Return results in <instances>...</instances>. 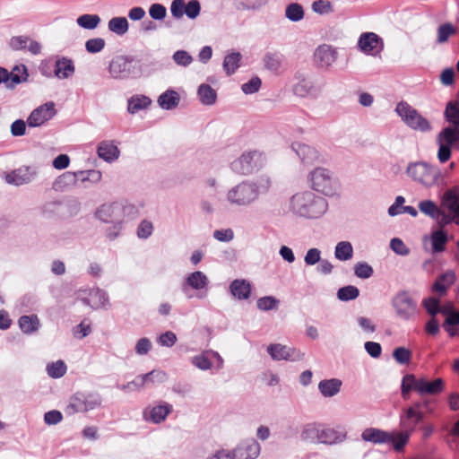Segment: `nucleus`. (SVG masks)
Returning a JSON list of instances; mask_svg holds the SVG:
<instances>
[{"instance_id":"obj_1","label":"nucleus","mask_w":459,"mask_h":459,"mask_svg":"<svg viewBox=\"0 0 459 459\" xmlns=\"http://www.w3.org/2000/svg\"><path fill=\"white\" fill-rule=\"evenodd\" d=\"M445 382L442 378L429 380L426 377H416L414 375H406L402 382V395L403 399H409L411 391H415L420 395H436L445 390Z\"/></svg>"},{"instance_id":"obj_2","label":"nucleus","mask_w":459,"mask_h":459,"mask_svg":"<svg viewBox=\"0 0 459 459\" xmlns=\"http://www.w3.org/2000/svg\"><path fill=\"white\" fill-rule=\"evenodd\" d=\"M292 210L305 217H317L325 208V201L321 197H316L312 192L299 193L292 196Z\"/></svg>"},{"instance_id":"obj_3","label":"nucleus","mask_w":459,"mask_h":459,"mask_svg":"<svg viewBox=\"0 0 459 459\" xmlns=\"http://www.w3.org/2000/svg\"><path fill=\"white\" fill-rule=\"evenodd\" d=\"M310 182L312 188L325 195H333L339 189V184L333 178L331 172L323 168H316L310 174Z\"/></svg>"},{"instance_id":"obj_4","label":"nucleus","mask_w":459,"mask_h":459,"mask_svg":"<svg viewBox=\"0 0 459 459\" xmlns=\"http://www.w3.org/2000/svg\"><path fill=\"white\" fill-rule=\"evenodd\" d=\"M396 112L410 127L422 132L430 129L429 122L406 102H400Z\"/></svg>"},{"instance_id":"obj_5","label":"nucleus","mask_w":459,"mask_h":459,"mask_svg":"<svg viewBox=\"0 0 459 459\" xmlns=\"http://www.w3.org/2000/svg\"><path fill=\"white\" fill-rule=\"evenodd\" d=\"M101 406V398L97 394L77 393L70 398L67 410L70 413L86 412Z\"/></svg>"},{"instance_id":"obj_6","label":"nucleus","mask_w":459,"mask_h":459,"mask_svg":"<svg viewBox=\"0 0 459 459\" xmlns=\"http://www.w3.org/2000/svg\"><path fill=\"white\" fill-rule=\"evenodd\" d=\"M407 172L414 180L428 186L434 185L439 176L437 168L423 162H418L409 166Z\"/></svg>"},{"instance_id":"obj_7","label":"nucleus","mask_w":459,"mask_h":459,"mask_svg":"<svg viewBox=\"0 0 459 459\" xmlns=\"http://www.w3.org/2000/svg\"><path fill=\"white\" fill-rule=\"evenodd\" d=\"M442 206L448 212V215L442 216L440 223L447 224L450 221L459 224V190L448 189L442 200Z\"/></svg>"},{"instance_id":"obj_8","label":"nucleus","mask_w":459,"mask_h":459,"mask_svg":"<svg viewBox=\"0 0 459 459\" xmlns=\"http://www.w3.org/2000/svg\"><path fill=\"white\" fill-rule=\"evenodd\" d=\"M420 403H416L403 410L400 416L401 429L411 435L418 424L422 421L424 413L420 411Z\"/></svg>"},{"instance_id":"obj_9","label":"nucleus","mask_w":459,"mask_h":459,"mask_svg":"<svg viewBox=\"0 0 459 459\" xmlns=\"http://www.w3.org/2000/svg\"><path fill=\"white\" fill-rule=\"evenodd\" d=\"M264 161L263 154L259 152H248L232 164V169L239 174H248L258 166H261Z\"/></svg>"},{"instance_id":"obj_10","label":"nucleus","mask_w":459,"mask_h":459,"mask_svg":"<svg viewBox=\"0 0 459 459\" xmlns=\"http://www.w3.org/2000/svg\"><path fill=\"white\" fill-rule=\"evenodd\" d=\"M393 305L397 316L403 319H409L417 310L416 301L407 292L397 294L393 300Z\"/></svg>"},{"instance_id":"obj_11","label":"nucleus","mask_w":459,"mask_h":459,"mask_svg":"<svg viewBox=\"0 0 459 459\" xmlns=\"http://www.w3.org/2000/svg\"><path fill=\"white\" fill-rule=\"evenodd\" d=\"M29 76L26 65H15L11 72L0 67V83H5L6 88L13 89L17 84L25 82Z\"/></svg>"},{"instance_id":"obj_12","label":"nucleus","mask_w":459,"mask_h":459,"mask_svg":"<svg viewBox=\"0 0 459 459\" xmlns=\"http://www.w3.org/2000/svg\"><path fill=\"white\" fill-rule=\"evenodd\" d=\"M257 196L256 189L252 185L241 184L229 192L230 203L240 205L247 204Z\"/></svg>"},{"instance_id":"obj_13","label":"nucleus","mask_w":459,"mask_h":459,"mask_svg":"<svg viewBox=\"0 0 459 459\" xmlns=\"http://www.w3.org/2000/svg\"><path fill=\"white\" fill-rule=\"evenodd\" d=\"M359 48L367 55L376 56L383 48V41L374 32H364L358 41Z\"/></svg>"},{"instance_id":"obj_14","label":"nucleus","mask_w":459,"mask_h":459,"mask_svg":"<svg viewBox=\"0 0 459 459\" xmlns=\"http://www.w3.org/2000/svg\"><path fill=\"white\" fill-rule=\"evenodd\" d=\"M336 50L326 44L319 46L314 53V61L319 67H328L335 62Z\"/></svg>"},{"instance_id":"obj_15","label":"nucleus","mask_w":459,"mask_h":459,"mask_svg":"<svg viewBox=\"0 0 459 459\" xmlns=\"http://www.w3.org/2000/svg\"><path fill=\"white\" fill-rule=\"evenodd\" d=\"M56 114L55 104L53 102L46 103L30 113V126H39Z\"/></svg>"},{"instance_id":"obj_16","label":"nucleus","mask_w":459,"mask_h":459,"mask_svg":"<svg viewBox=\"0 0 459 459\" xmlns=\"http://www.w3.org/2000/svg\"><path fill=\"white\" fill-rule=\"evenodd\" d=\"M267 351L273 359L296 360L303 356L299 351L281 344H272L268 347Z\"/></svg>"},{"instance_id":"obj_17","label":"nucleus","mask_w":459,"mask_h":459,"mask_svg":"<svg viewBox=\"0 0 459 459\" xmlns=\"http://www.w3.org/2000/svg\"><path fill=\"white\" fill-rule=\"evenodd\" d=\"M131 60L125 56H115L109 64V74L113 78L126 77L130 72Z\"/></svg>"},{"instance_id":"obj_18","label":"nucleus","mask_w":459,"mask_h":459,"mask_svg":"<svg viewBox=\"0 0 459 459\" xmlns=\"http://www.w3.org/2000/svg\"><path fill=\"white\" fill-rule=\"evenodd\" d=\"M260 454V445L252 439L241 444L235 450V457L237 459H255Z\"/></svg>"},{"instance_id":"obj_19","label":"nucleus","mask_w":459,"mask_h":459,"mask_svg":"<svg viewBox=\"0 0 459 459\" xmlns=\"http://www.w3.org/2000/svg\"><path fill=\"white\" fill-rule=\"evenodd\" d=\"M167 378L165 372L160 370H152L149 374L137 377L129 385L136 387H143L149 384H160L163 383Z\"/></svg>"},{"instance_id":"obj_20","label":"nucleus","mask_w":459,"mask_h":459,"mask_svg":"<svg viewBox=\"0 0 459 459\" xmlns=\"http://www.w3.org/2000/svg\"><path fill=\"white\" fill-rule=\"evenodd\" d=\"M82 299L93 309L104 307L108 302L106 293L100 289L90 290L89 296L87 298L82 297Z\"/></svg>"},{"instance_id":"obj_21","label":"nucleus","mask_w":459,"mask_h":459,"mask_svg":"<svg viewBox=\"0 0 459 459\" xmlns=\"http://www.w3.org/2000/svg\"><path fill=\"white\" fill-rule=\"evenodd\" d=\"M231 294L238 299H247L251 294V285L244 279L233 281L230 286Z\"/></svg>"},{"instance_id":"obj_22","label":"nucleus","mask_w":459,"mask_h":459,"mask_svg":"<svg viewBox=\"0 0 459 459\" xmlns=\"http://www.w3.org/2000/svg\"><path fill=\"white\" fill-rule=\"evenodd\" d=\"M74 73L72 60L63 57L55 63L54 74L59 79H66Z\"/></svg>"},{"instance_id":"obj_23","label":"nucleus","mask_w":459,"mask_h":459,"mask_svg":"<svg viewBox=\"0 0 459 459\" xmlns=\"http://www.w3.org/2000/svg\"><path fill=\"white\" fill-rule=\"evenodd\" d=\"M171 405L164 403L152 407L149 411H146L144 415L147 420L154 423H160L166 419L167 415L171 411Z\"/></svg>"},{"instance_id":"obj_24","label":"nucleus","mask_w":459,"mask_h":459,"mask_svg":"<svg viewBox=\"0 0 459 459\" xmlns=\"http://www.w3.org/2000/svg\"><path fill=\"white\" fill-rule=\"evenodd\" d=\"M361 437L364 441L377 444L387 443L390 436L389 432L375 428H368L362 432Z\"/></svg>"},{"instance_id":"obj_25","label":"nucleus","mask_w":459,"mask_h":459,"mask_svg":"<svg viewBox=\"0 0 459 459\" xmlns=\"http://www.w3.org/2000/svg\"><path fill=\"white\" fill-rule=\"evenodd\" d=\"M293 149L304 162L313 163L319 158L317 151L305 143H296L293 144Z\"/></svg>"},{"instance_id":"obj_26","label":"nucleus","mask_w":459,"mask_h":459,"mask_svg":"<svg viewBox=\"0 0 459 459\" xmlns=\"http://www.w3.org/2000/svg\"><path fill=\"white\" fill-rule=\"evenodd\" d=\"M7 184L21 186L27 183L29 179V167H22L7 173L4 177Z\"/></svg>"},{"instance_id":"obj_27","label":"nucleus","mask_w":459,"mask_h":459,"mask_svg":"<svg viewBox=\"0 0 459 459\" xmlns=\"http://www.w3.org/2000/svg\"><path fill=\"white\" fill-rule=\"evenodd\" d=\"M98 155L100 158L110 161L118 157L119 150L112 143L103 141L98 147Z\"/></svg>"},{"instance_id":"obj_28","label":"nucleus","mask_w":459,"mask_h":459,"mask_svg":"<svg viewBox=\"0 0 459 459\" xmlns=\"http://www.w3.org/2000/svg\"><path fill=\"white\" fill-rule=\"evenodd\" d=\"M459 141V127L448 126L444 128L437 136V143L452 146Z\"/></svg>"},{"instance_id":"obj_29","label":"nucleus","mask_w":459,"mask_h":459,"mask_svg":"<svg viewBox=\"0 0 459 459\" xmlns=\"http://www.w3.org/2000/svg\"><path fill=\"white\" fill-rule=\"evenodd\" d=\"M341 385L342 382L339 379L333 378L321 381L318 387L324 396L331 397L340 391Z\"/></svg>"},{"instance_id":"obj_30","label":"nucleus","mask_w":459,"mask_h":459,"mask_svg":"<svg viewBox=\"0 0 459 459\" xmlns=\"http://www.w3.org/2000/svg\"><path fill=\"white\" fill-rule=\"evenodd\" d=\"M389 436L387 443H392L394 450L399 452L406 446L411 435L401 429L398 432H389Z\"/></svg>"},{"instance_id":"obj_31","label":"nucleus","mask_w":459,"mask_h":459,"mask_svg":"<svg viewBox=\"0 0 459 459\" xmlns=\"http://www.w3.org/2000/svg\"><path fill=\"white\" fill-rule=\"evenodd\" d=\"M455 275L453 273H446L437 279L433 285V290L439 295L446 293V290L454 282Z\"/></svg>"},{"instance_id":"obj_32","label":"nucleus","mask_w":459,"mask_h":459,"mask_svg":"<svg viewBox=\"0 0 459 459\" xmlns=\"http://www.w3.org/2000/svg\"><path fill=\"white\" fill-rule=\"evenodd\" d=\"M294 94L305 98L315 95V88L311 82L306 79L300 80L293 88Z\"/></svg>"},{"instance_id":"obj_33","label":"nucleus","mask_w":459,"mask_h":459,"mask_svg":"<svg viewBox=\"0 0 459 459\" xmlns=\"http://www.w3.org/2000/svg\"><path fill=\"white\" fill-rule=\"evenodd\" d=\"M179 96L174 91H168L161 94L159 98V103L161 108L170 109L178 106Z\"/></svg>"},{"instance_id":"obj_34","label":"nucleus","mask_w":459,"mask_h":459,"mask_svg":"<svg viewBox=\"0 0 459 459\" xmlns=\"http://www.w3.org/2000/svg\"><path fill=\"white\" fill-rule=\"evenodd\" d=\"M341 439V434L333 429L320 425L319 442L325 444H333Z\"/></svg>"},{"instance_id":"obj_35","label":"nucleus","mask_w":459,"mask_h":459,"mask_svg":"<svg viewBox=\"0 0 459 459\" xmlns=\"http://www.w3.org/2000/svg\"><path fill=\"white\" fill-rule=\"evenodd\" d=\"M445 117L449 123L453 124V126L459 127V103L457 101L447 103Z\"/></svg>"},{"instance_id":"obj_36","label":"nucleus","mask_w":459,"mask_h":459,"mask_svg":"<svg viewBox=\"0 0 459 459\" xmlns=\"http://www.w3.org/2000/svg\"><path fill=\"white\" fill-rule=\"evenodd\" d=\"M419 209L421 212L434 218V219H439L440 216H443V213L441 212L440 209L437 207V205L429 200L422 201L419 204Z\"/></svg>"},{"instance_id":"obj_37","label":"nucleus","mask_w":459,"mask_h":459,"mask_svg":"<svg viewBox=\"0 0 459 459\" xmlns=\"http://www.w3.org/2000/svg\"><path fill=\"white\" fill-rule=\"evenodd\" d=\"M151 104L149 98L145 96H134L128 101V111L132 114L147 108Z\"/></svg>"},{"instance_id":"obj_38","label":"nucleus","mask_w":459,"mask_h":459,"mask_svg":"<svg viewBox=\"0 0 459 459\" xmlns=\"http://www.w3.org/2000/svg\"><path fill=\"white\" fill-rule=\"evenodd\" d=\"M319 436H320V425L319 424L307 425L301 433V438L305 441H309V442H319Z\"/></svg>"},{"instance_id":"obj_39","label":"nucleus","mask_w":459,"mask_h":459,"mask_svg":"<svg viewBox=\"0 0 459 459\" xmlns=\"http://www.w3.org/2000/svg\"><path fill=\"white\" fill-rule=\"evenodd\" d=\"M207 277L199 271L191 273L186 279V283L195 290L204 288L207 285Z\"/></svg>"},{"instance_id":"obj_40","label":"nucleus","mask_w":459,"mask_h":459,"mask_svg":"<svg viewBox=\"0 0 459 459\" xmlns=\"http://www.w3.org/2000/svg\"><path fill=\"white\" fill-rule=\"evenodd\" d=\"M108 29L118 35H123L128 30V22L125 17L112 18L108 22Z\"/></svg>"},{"instance_id":"obj_41","label":"nucleus","mask_w":459,"mask_h":459,"mask_svg":"<svg viewBox=\"0 0 459 459\" xmlns=\"http://www.w3.org/2000/svg\"><path fill=\"white\" fill-rule=\"evenodd\" d=\"M198 94L201 101L204 104L211 105L213 104L216 100V92L215 91L207 84H202L199 87Z\"/></svg>"},{"instance_id":"obj_42","label":"nucleus","mask_w":459,"mask_h":459,"mask_svg":"<svg viewBox=\"0 0 459 459\" xmlns=\"http://www.w3.org/2000/svg\"><path fill=\"white\" fill-rule=\"evenodd\" d=\"M100 22V18L96 14H83L77 18L78 25L88 30L97 28Z\"/></svg>"},{"instance_id":"obj_43","label":"nucleus","mask_w":459,"mask_h":459,"mask_svg":"<svg viewBox=\"0 0 459 459\" xmlns=\"http://www.w3.org/2000/svg\"><path fill=\"white\" fill-rule=\"evenodd\" d=\"M431 240L433 251L442 252L445 249V246L447 242V236L441 230H436L432 233Z\"/></svg>"},{"instance_id":"obj_44","label":"nucleus","mask_w":459,"mask_h":459,"mask_svg":"<svg viewBox=\"0 0 459 459\" xmlns=\"http://www.w3.org/2000/svg\"><path fill=\"white\" fill-rule=\"evenodd\" d=\"M446 331L451 336L459 335V311L451 312L446 319Z\"/></svg>"},{"instance_id":"obj_45","label":"nucleus","mask_w":459,"mask_h":459,"mask_svg":"<svg viewBox=\"0 0 459 459\" xmlns=\"http://www.w3.org/2000/svg\"><path fill=\"white\" fill-rule=\"evenodd\" d=\"M352 247L350 242H340L335 248V256L339 260H348L352 256Z\"/></svg>"},{"instance_id":"obj_46","label":"nucleus","mask_w":459,"mask_h":459,"mask_svg":"<svg viewBox=\"0 0 459 459\" xmlns=\"http://www.w3.org/2000/svg\"><path fill=\"white\" fill-rule=\"evenodd\" d=\"M241 56L239 53H231L228 55L223 63L224 69L228 74H233L238 67Z\"/></svg>"},{"instance_id":"obj_47","label":"nucleus","mask_w":459,"mask_h":459,"mask_svg":"<svg viewBox=\"0 0 459 459\" xmlns=\"http://www.w3.org/2000/svg\"><path fill=\"white\" fill-rule=\"evenodd\" d=\"M48 373L50 377L57 378L63 377L66 372V365L62 360H57L47 367Z\"/></svg>"},{"instance_id":"obj_48","label":"nucleus","mask_w":459,"mask_h":459,"mask_svg":"<svg viewBox=\"0 0 459 459\" xmlns=\"http://www.w3.org/2000/svg\"><path fill=\"white\" fill-rule=\"evenodd\" d=\"M456 33V29L451 23H445L439 26L437 30V41L444 43L447 41L448 38Z\"/></svg>"},{"instance_id":"obj_49","label":"nucleus","mask_w":459,"mask_h":459,"mask_svg":"<svg viewBox=\"0 0 459 459\" xmlns=\"http://www.w3.org/2000/svg\"><path fill=\"white\" fill-rule=\"evenodd\" d=\"M286 16L291 21H299L304 16V11L300 4H290L286 8Z\"/></svg>"},{"instance_id":"obj_50","label":"nucleus","mask_w":459,"mask_h":459,"mask_svg":"<svg viewBox=\"0 0 459 459\" xmlns=\"http://www.w3.org/2000/svg\"><path fill=\"white\" fill-rule=\"evenodd\" d=\"M359 290L354 286H346L338 290V298L341 300L354 299L359 296Z\"/></svg>"},{"instance_id":"obj_51","label":"nucleus","mask_w":459,"mask_h":459,"mask_svg":"<svg viewBox=\"0 0 459 459\" xmlns=\"http://www.w3.org/2000/svg\"><path fill=\"white\" fill-rule=\"evenodd\" d=\"M393 356L398 363L406 364L411 359V352L406 348L399 347L394 351Z\"/></svg>"},{"instance_id":"obj_52","label":"nucleus","mask_w":459,"mask_h":459,"mask_svg":"<svg viewBox=\"0 0 459 459\" xmlns=\"http://www.w3.org/2000/svg\"><path fill=\"white\" fill-rule=\"evenodd\" d=\"M91 331V323L84 319L76 327L74 328L73 333L75 338L82 339L87 336Z\"/></svg>"},{"instance_id":"obj_53","label":"nucleus","mask_w":459,"mask_h":459,"mask_svg":"<svg viewBox=\"0 0 459 459\" xmlns=\"http://www.w3.org/2000/svg\"><path fill=\"white\" fill-rule=\"evenodd\" d=\"M312 9L319 14H325L333 12V5L328 0H317L313 3Z\"/></svg>"},{"instance_id":"obj_54","label":"nucleus","mask_w":459,"mask_h":459,"mask_svg":"<svg viewBox=\"0 0 459 459\" xmlns=\"http://www.w3.org/2000/svg\"><path fill=\"white\" fill-rule=\"evenodd\" d=\"M201 11V5L199 1L197 0H191L187 4H186L185 8V14L190 18L195 19L196 18Z\"/></svg>"},{"instance_id":"obj_55","label":"nucleus","mask_w":459,"mask_h":459,"mask_svg":"<svg viewBox=\"0 0 459 459\" xmlns=\"http://www.w3.org/2000/svg\"><path fill=\"white\" fill-rule=\"evenodd\" d=\"M279 304V300L273 297H264L257 300V307L261 310H270L276 308Z\"/></svg>"},{"instance_id":"obj_56","label":"nucleus","mask_w":459,"mask_h":459,"mask_svg":"<svg viewBox=\"0 0 459 459\" xmlns=\"http://www.w3.org/2000/svg\"><path fill=\"white\" fill-rule=\"evenodd\" d=\"M86 49L90 53H97L105 47V40L100 38L91 39L85 44Z\"/></svg>"},{"instance_id":"obj_57","label":"nucleus","mask_w":459,"mask_h":459,"mask_svg":"<svg viewBox=\"0 0 459 459\" xmlns=\"http://www.w3.org/2000/svg\"><path fill=\"white\" fill-rule=\"evenodd\" d=\"M186 2L185 0H173L170 12L173 17L179 19L185 14Z\"/></svg>"},{"instance_id":"obj_58","label":"nucleus","mask_w":459,"mask_h":459,"mask_svg":"<svg viewBox=\"0 0 459 459\" xmlns=\"http://www.w3.org/2000/svg\"><path fill=\"white\" fill-rule=\"evenodd\" d=\"M448 443L452 449H459V420L455 423L449 433Z\"/></svg>"},{"instance_id":"obj_59","label":"nucleus","mask_w":459,"mask_h":459,"mask_svg":"<svg viewBox=\"0 0 459 459\" xmlns=\"http://www.w3.org/2000/svg\"><path fill=\"white\" fill-rule=\"evenodd\" d=\"M149 13L155 20H162L165 18L167 11L160 4H153L149 9Z\"/></svg>"},{"instance_id":"obj_60","label":"nucleus","mask_w":459,"mask_h":459,"mask_svg":"<svg viewBox=\"0 0 459 459\" xmlns=\"http://www.w3.org/2000/svg\"><path fill=\"white\" fill-rule=\"evenodd\" d=\"M373 273L371 266L365 263H359L355 266V274L359 278H368Z\"/></svg>"},{"instance_id":"obj_61","label":"nucleus","mask_w":459,"mask_h":459,"mask_svg":"<svg viewBox=\"0 0 459 459\" xmlns=\"http://www.w3.org/2000/svg\"><path fill=\"white\" fill-rule=\"evenodd\" d=\"M265 66L272 71H277L281 66V58L277 55H267L264 57Z\"/></svg>"},{"instance_id":"obj_62","label":"nucleus","mask_w":459,"mask_h":459,"mask_svg":"<svg viewBox=\"0 0 459 459\" xmlns=\"http://www.w3.org/2000/svg\"><path fill=\"white\" fill-rule=\"evenodd\" d=\"M153 230L152 223L148 221H143L138 227L137 235L139 238H148Z\"/></svg>"},{"instance_id":"obj_63","label":"nucleus","mask_w":459,"mask_h":459,"mask_svg":"<svg viewBox=\"0 0 459 459\" xmlns=\"http://www.w3.org/2000/svg\"><path fill=\"white\" fill-rule=\"evenodd\" d=\"M174 61L180 65H187L192 62L191 56L183 50L177 51L173 56Z\"/></svg>"},{"instance_id":"obj_64","label":"nucleus","mask_w":459,"mask_h":459,"mask_svg":"<svg viewBox=\"0 0 459 459\" xmlns=\"http://www.w3.org/2000/svg\"><path fill=\"white\" fill-rule=\"evenodd\" d=\"M261 85V80L258 77L252 78L248 82L242 85L245 93H254L258 91Z\"/></svg>"}]
</instances>
